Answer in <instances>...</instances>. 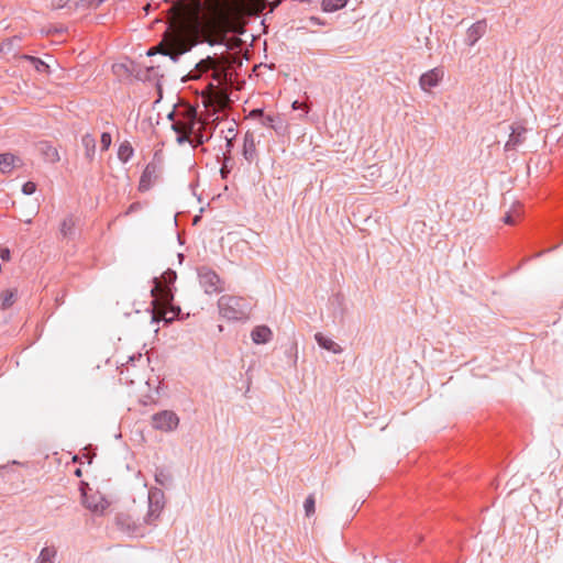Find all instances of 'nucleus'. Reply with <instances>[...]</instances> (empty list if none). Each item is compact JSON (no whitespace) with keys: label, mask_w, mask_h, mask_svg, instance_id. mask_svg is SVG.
Masks as SVG:
<instances>
[{"label":"nucleus","mask_w":563,"mask_h":563,"mask_svg":"<svg viewBox=\"0 0 563 563\" xmlns=\"http://www.w3.org/2000/svg\"><path fill=\"white\" fill-rule=\"evenodd\" d=\"M141 209V203L140 202H133L129 206L128 210L125 211V214H131L133 212H136L137 210Z\"/></svg>","instance_id":"39"},{"label":"nucleus","mask_w":563,"mask_h":563,"mask_svg":"<svg viewBox=\"0 0 563 563\" xmlns=\"http://www.w3.org/2000/svg\"><path fill=\"white\" fill-rule=\"evenodd\" d=\"M177 274L173 269H167L161 278L154 277V286L151 294L154 298H159L165 305H172L174 300V292L172 285L175 283Z\"/></svg>","instance_id":"3"},{"label":"nucleus","mask_w":563,"mask_h":563,"mask_svg":"<svg viewBox=\"0 0 563 563\" xmlns=\"http://www.w3.org/2000/svg\"><path fill=\"white\" fill-rule=\"evenodd\" d=\"M43 154L45 155L46 161L51 163H55L59 161L58 152L55 147L52 145H48L47 143H44L41 147Z\"/></svg>","instance_id":"28"},{"label":"nucleus","mask_w":563,"mask_h":563,"mask_svg":"<svg viewBox=\"0 0 563 563\" xmlns=\"http://www.w3.org/2000/svg\"><path fill=\"white\" fill-rule=\"evenodd\" d=\"M16 298H18V289L16 288L3 290L0 294V309H2V310L9 309L16 301Z\"/></svg>","instance_id":"21"},{"label":"nucleus","mask_w":563,"mask_h":563,"mask_svg":"<svg viewBox=\"0 0 563 563\" xmlns=\"http://www.w3.org/2000/svg\"><path fill=\"white\" fill-rule=\"evenodd\" d=\"M444 71L440 67H435L420 76L419 85L422 90L428 91L430 88H433L439 85L441 79L443 78Z\"/></svg>","instance_id":"10"},{"label":"nucleus","mask_w":563,"mask_h":563,"mask_svg":"<svg viewBox=\"0 0 563 563\" xmlns=\"http://www.w3.org/2000/svg\"><path fill=\"white\" fill-rule=\"evenodd\" d=\"M349 0H322L321 8L324 12H335L347 4Z\"/></svg>","instance_id":"26"},{"label":"nucleus","mask_w":563,"mask_h":563,"mask_svg":"<svg viewBox=\"0 0 563 563\" xmlns=\"http://www.w3.org/2000/svg\"><path fill=\"white\" fill-rule=\"evenodd\" d=\"M165 506V495L161 488L153 487L148 492V512L145 521L152 523L158 517Z\"/></svg>","instance_id":"6"},{"label":"nucleus","mask_w":563,"mask_h":563,"mask_svg":"<svg viewBox=\"0 0 563 563\" xmlns=\"http://www.w3.org/2000/svg\"><path fill=\"white\" fill-rule=\"evenodd\" d=\"M0 257L3 261H9L10 260V250L9 249H1L0 250Z\"/></svg>","instance_id":"41"},{"label":"nucleus","mask_w":563,"mask_h":563,"mask_svg":"<svg viewBox=\"0 0 563 563\" xmlns=\"http://www.w3.org/2000/svg\"><path fill=\"white\" fill-rule=\"evenodd\" d=\"M272 3H273L272 10H274L276 7H278V4L280 3V0H274Z\"/></svg>","instance_id":"43"},{"label":"nucleus","mask_w":563,"mask_h":563,"mask_svg":"<svg viewBox=\"0 0 563 563\" xmlns=\"http://www.w3.org/2000/svg\"><path fill=\"white\" fill-rule=\"evenodd\" d=\"M225 141H227V150H228V152H230L234 146V140H231L230 137L225 136Z\"/></svg>","instance_id":"42"},{"label":"nucleus","mask_w":563,"mask_h":563,"mask_svg":"<svg viewBox=\"0 0 563 563\" xmlns=\"http://www.w3.org/2000/svg\"><path fill=\"white\" fill-rule=\"evenodd\" d=\"M298 107H299V102H298V101H295V102L292 103V108H294V109H297Z\"/></svg>","instance_id":"47"},{"label":"nucleus","mask_w":563,"mask_h":563,"mask_svg":"<svg viewBox=\"0 0 563 563\" xmlns=\"http://www.w3.org/2000/svg\"><path fill=\"white\" fill-rule=\"evenodd\" d=\"M24 58L30 60L34 68L40 73H46L48 70V65L38 57L25 55Z\"/></svg>","instance_id":"30"},{"label":"nucleus","mask_w":563,"mask_h":563,"mask_svg":"<svg viewBox=\"0 0 563 563\" xmlns=\"http://www.w3.org/2000/svg\"><path fill=\"white\" fill-rule=\"evenodd\" d=\"M170 312H173V316L169 317V318L167 317V312H165V314H164V319H165L166 322L172 321L174 319V317H176L177 313L180 312V308L179 307H172Z\"/></svg>","instance_id":"40"},{"label":"nucleus","mask_w":563,"mask_h":563,"mask_svg":"<svg viewBox=\"0 0 563 563\" xmlns=\"http://www.w3.org/2000/svg\"><path fill=\"white\" fill-rule=\"evenodd\" d=\"M199 284L207 295L219 294L224 290V283L220 276L209 266L197 268Z\"/></svg>","instance_id":"4"},{"label":"nucleus","mask_w":563,"mask_h":563,"mask_svg":"<svg viewBox=\"0 0 563 563\" xmlns=\"http://www.w3.org/2000/svg\"><path fill=\"white\" fill-rule=\"evenodd\" d=\"M133 154H134V150H133L132 145L130 144V142L124 141L120 144L119 150H118V158L122 163H128L130 161V158L133 156Z\"/></svg>","instance_id":"24"},{"label":"nucleus","mask_w":563,"mask_h":563,"mask_svg":"<svg viewBox=\"0 0 563 563\" xmlns=\"http://www.w3.org/2000/svg\"><path fill=\"white\" fill-rule=\"evenodd\" d=\"M173 130L177 133V142L179 144H184L186 142L190 143L191 133L181 131L179 123H173Z\"/></svg>","instance_id":"31"},{"label":"nucleus","mask_w":563,"mask_h":563,"mask_svg":"<svg viewBox=\"0 0 563 563\" xmlns=\"http://www.w3.org/2000/svg\"><path fill=\"white\" fill-rule=\"evenodd\" d=\"M81 145L85 148V157L92 162L96 154L97 142L92 134L86 133L81 137Z\"/></svg>","instance_id":"17"},{"label":"nucleus","mask_w":563,"mask_h":563,"mask_svg":"<svg viewBox=\"0 0 563 563\" xmlns=\"http://www.w3.org/2000/svg\"><path fill=\"white\" fill-rule=\"evenodd\" d=\"M192 140H190V144L192 147H197L199 145H202L205 142H207L210 136H205L202 132V125H199L198 129L191 133Z\"/></svg>","instance_id":"29"},{"label":"nucleus","mask_w":563,"mask_h":563,"mask_svg":"<svg viewBox=\"0 0 563 563\" xmlns=\"http://www.w3.org/2000/svg\"><path fill=\"white\" fill-rule=\"evenodd\" d=\"M261 124L265 128L273 129L278 134L284 131L283 120L278 115L265 114Z\"/></svg>","instance_id":"19"},{"label":"nucleus","mask_w":563,"mask_h":563,"mask_svg":"<svg viewBox=\"0 0 563 563\" xmlns=\"http://www.w3.org/2000/svg\"><path fill=\"white\" fill-rule=\"evenodd\" d=\"M152 319H153V321L158 322V320H156V318H155V314L152 316Z\"/></svg>","instance_id":"48"},{"label":"nucleus","mask_w":563,"mask_h":563,"mask_svg":"<svg viewBox=\"0 0 563 563\" xmlns=\"http://www.w3.org/2000/svg\"><path fill=\"white\" fill-rule=\"evenodd\" d=\"M152 424L161 431H173L179 424L178 416L170 410H163L152 416Z\"/></svg>","instance_id":"7"},{"label":"nucleus","mask_w":563,"mask_h":563,"mask_svg":"<svg viewBox=\"0 0 563 563\" xmlns=\"http://www.w3.org/2000/svg\"><path fill=\"white\" fill-rule=\"evenodd\" d=\"M155 482L162 487H169L173 483V476L168 471L157 468L155 472Z\"/></svg>","instance_id":"25"},{"label":"nucleus","mask_w":563,"mask_h":563,"mask_svg":"<svg viewBox=\"0 0 563 563\" xmlns=\"http://www.w3.org/2000/svg\"><path fill=\"white\" fill-rule=\"evenodd\" d=\"M236 134H238L236 123L233 121L230 124V126L228 128L225 136L230 137L231 140H235Z\"/></svg>","instance_id":"37"},{"label":"nucleus","mask_w":563,"mask_h":563,"mask_svg":"<svg viewBox=\"0 0 563 563\" xmlns=\"http://www.w3.org/2000/svg\"><path fill=\"white\" fill-rule=\"evenodd\" d=\"M264 115H265L264 110L261 108H256V109H253L250 111L247 118L258 119L260 122H262Z\"/></svg>","instance_id":"36"},{"label":"nucleus","mask_w":563,"mask_h":563,"mask_svg":"<svg viewBox=\"0 0 563 563\" xmlns=\"http://www.w3.org/2000/svg\"><path fill=\"white\" fill-rule=\"evenodd\" d=\"M262 0H203L206 11L195 16L190 23L194 38L177 36L173 47L163 52L175 63L180 55L189 52L198 43L223 46L227 51H240L246 32L251 4Z\"/></svg>","instance_id":"1"},{"label":"nucleus","mask_w":563,"mask_h":563,"mask_svg":"<svg viewBox=\"0 0 563 563\" xmlns=\"http://www.w3.org/2000/svg\"><path fill=\"white\" fill-rule=\"evenodd\" d=\"M487 23L485 20H479L472 24L466 33L465 42L468 46H474L476 42L486 33Z\"/></svg>","instance_id":"11"},{"label":"nucleus","mask_w":563,"mask_h":563,"mask_svg":"<svg viewBox=\"0 0 563 563\" xmlns=\"http://www.w3.org/2000/svg\"><path fill=\"white\" fill-rule=\"evenodd\" d=\"M305 512L307 517H311L314 514L316 510V499L314 495L310 494L303 504Z\"/></svg>","instance_id":"32"},{"label":"nucleus","mask_w":563,"mask_h":563,"mask_svg":"<svg viewBox=\"0 0 563 563\" xmlns=\"http://www.w3.org/2000/svg\"><path fill=\"white\" fill-rule=\"evenodd\" d=\"M522 212H521V206L520 203H517L512 206L511 210H509L504 217L503 221L504 223L508 225H514L517 223L518 219H520Z\"/></svg>","instance_id":"23"},{"label":"nucleus","mask_w":563,"mask_h":563,"mask_svg":"<svg viewBox=\"0 0 563 563\" xmlns=\"http://www.w3.org/2000/svg\"><path fill=\"white\" fill-rule=\"evenodd\" d=\"M150 7H151V4L148 3V4H146V5H144V7H143V10H144L146 13H148V11H150Z\"/></svg>","instance_id":"45"},{"label":"nucleus","mask_w":563,"mask_h":563,"mask_svg":"<svg viewBox=\"0 0 563 563\" xmlns=\"http://www.w3.org/2000/svg\"><path fill=\"white\" fill-rule=\"evenodd\" d=\"M91 490L87 484L81 485V496L84 506L92 512H103L109 506L107 499L100 493L88 494Z\"/></svg>","instance_id":"9"},{"label":"nucleus","mask_w":563,"mask_h":563,"mask_svg":"<svg viewBox=\"0 0 563 563\" xmlns=\"http://www.w3.org/2000/svg\"><path fill=\"white\" fill-rule=\"evenodd\" d=\"M75 474H76V476L80 477V476H81V471H80V468H77V470L75 471Z\"/></svg>","instance_id":"46"},{"label":"nucleus","mask_w":563,"mask_h":563,"mask_svg":"<svg viewBox=\"0 0 563 563\" xmlns=\"http://www.w3.org/2000/svg\"><path fill=\"white\" fill-rule=\"evenodd\" d=\"M273 332L267 325H257L251 332L252 341L255 344H265L272 340Z\"/></svg>","instance_id":"14"},{"label":"nucleus","mask_w":563,"mask_h":563,"mask_svg":"<svg viewBox=\"0 0 563 563\" xmlns=\"http://www.w3.org/2000/svg\"><path fill=\"white\" fill-rule=\"evenodd\" d=\"M100 142H101V151H108L111 145V142H112L111 134L108 132H103L101 134Z\"/></svg>","instance_id":"34"},{"label":"nucleus","mask_w":563,"mask_h":563,"mask_svg":"<svg viewBox=\"0 0 563 563\" xmlns=\"http://www.w3.org/2000/svg\"><path fill=\"white\" fill-rule=\"evenodd\" d=\"M179 119L174 123H179L181 131L194 133L199 125H202L198 118L196 108L188 106L183 111L177 113Z\"/></svg>","instance_id":"8"},{"label":"nucleus","mask_w":563,"mask_h":563,"mask_svg":"<svg viewBox=\"0 0 563 563\" xmlns=\"http://www.w3.org/2000/svg\"><path fill=\"white\" fill-rule=\"evenodd\" d=\"M36 191V184L33 183V181H26L23 186H22V192L24 195H32Z\"/></svg>","instance_id":"35"},{"label":"nucleus","mask_w":563,"mask_h":563,"mask_svg":"<svg viewBox=\"0 0 563 563\" xmlns=\"http://www.w3.org/2000/svg\"><path fill=\"white\" fill-rule=\"evenodd\" d=\"M220 314L230 321H241L249 318L251 306L246 299L223 295L218 300Z\"/></svg>","instance_id":"2"},{"label":"nucleus","mask_w":563,"mask_h":563,"mask_svg":"<svg viewBox=\"0 0 563 563\" xmlns=\"http://www.w3.org/2000/svg\"><path fill=\"white\" fill-rule=\"evenodd\" d=\"M16 162H20V159L11 153L0 154V172L3 174L11 173Z\"/></svg>","instance_id":"20"},{"label":"nucleus","mask_w":563,"mask_h":563,"mask_svg":"<svg viewBox=\"0 0 563 563\" xmlns=\"http://www.w3.org/2000/svg\"><path fill=\"white\" fill-rule=\"evenodd\" d=\"M142 360H143L142 354H137L136 356L135 355L131 356L125 364H122V366L120 367V379L125 380V383L133 384L134 378L131 376L130 369L135 367V364H134L135 361L140 362Z\"/></svg>","instance_id":"16"},{"label":"nucleus","mask_w":563,"mask_h":563,"mask_svg":"<svg viewBox=\"0 0 563 563\" xmlns=\"http://www.w3.org/2000/svg\"><path fill=\"white\" fill-rule=\"evenodd\" d=\"M52 5L53 9H75V0H54Z\"/></svg>","instance_id":"33"},{"label":"nucleus","mask_w":563,"mask_h":563,"mask_svg":"<svg viewBox=\"0 0 563 563\" xmlns=\"http://www.w3.org/2000/svg\"><path fill=\"white\" fill-rule=\"evenodd\" d=\"M76 218L73 214L67 216L60 223L59 234L64 239H70L75 235Z\"/></svg>","instance_id":"18"},{"label":"nucleus","mask_w":563,"mask_h":563,"mask_svg":"<svg viewBox=\"0 0 563 563\" xmlns=\"http://www.w3.org/2000/svg\"><path fill=\"white\" fill-rule=\"evenodd\" d=\"M92 4V0H75V9H87Z\"/></svg>","instance_id":"38"},{"label":"nucleus","mask_w":563,"mask_h":563,"mask_svg":"<svg viewBox=\"0 0 563 563\" xmlns=\"http://www.w3.org/2000/svg\"><path fill=\"white\" fill-rule=\"evenodd\" d=\"M242 154L249 163H252L256 157L255 137L250 131L244 134Z\"/></svg>","instance_id":"13"},{"label":"nucleus","mask_w":563,"mask_h":563,"mask_svg":"<svg viewBox=\"0 0 563 563\" xmlns=\"http://www.w3.org/2000/svg\"><path fill=\"white\" fill-rule=\"evenodd\" d=\"M527 129L522 125L511 126V133L509 140L505 144V151L516 150V147L522 144L526 140Z\"/></svg>","instance_id":"12"},{"label":"nucleus","mask_w":563,"mask_h":563,"mask_svg":"<svg viewBox=\"0 0 563 563\" xmlns=\"http://www.w3.org/2000/svg\"><path fill=\"white\" fill-rule=\"evenodd\" d=\"M310 20L314 24H321V22H320V20L318 18L312 16Z\"/></svg>","instance_id":"44"},{"label":"nucleus","mask_w":563,"mask_h":563,"mask_svg":"<svg viewBox=\"0 0 563 563\" xmlns=\"http://www.w3.org/2000/svg\"><path fill=\"white\" fill-rule=\"evenodd\" d=\"M314 339L320 347L329 352H332L334 354H340L343 352V349L336 342H334L332 339L323 335L320 332L314 334Z\"/></svg>","instance_id":"15"},{"label":"nucleus","mask_w":563,"mask_h":563,"mask_svg":"<svg viewBox=\"0 0 563 563\" xmlns=\"http://www.w3.org/2000/svg\"><path fill=\"white\" fill-rule=\"evenodd\" d=\"M217 66V60L214 57H211V56H207L206 58L201 59L197 65H196V73H198L197 76H200L202 73H206V71H209L213 68H216Z\"/></svg>","instance_id":"27"},{"label":"nucleus","mask_w":563,"mask_h":563,"mask_svg":"<svg viewBox=\"0 0 563 563\" xmlns=\"http://www.w3.org/2000/svg\"><path fill=\"white\" fill-rule=\"evenodd\" d=\"M57 550L55 547H45L41 550L36 563H55Z\"/></svg>","instance_id":"22"},{"label":"nucleus","mask_w":563,"mask_h":563,"mask_svg":"<svg viewBox=\"0 0 563 563\" xmlns=\"http://www.w3.org/2000/svg\"><path fill=\"white\" fill-rule=\"evenodd\" d=\"M162 176V166L159 163L152 161L150 162L140 178L139 183V191L146 192L148 191L159 179Z\"/></svg>","instance_id":"5"}]
</instances>
